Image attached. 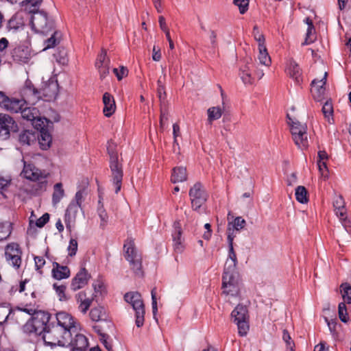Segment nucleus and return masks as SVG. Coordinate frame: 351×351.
<instances>
[{
    "instance_id": "nucleus-1",
    "label": "nucleus",
    "mask_w": 351,
    "mask_h": 351,
    "mask_svg": "<svg viewBox=\"0 0 351 351\" xmlns=\"http://www.w3.org/2000/svg\"><path fill=\"white\" fill-rule=\"evenodd\" d=\"M71 332L60 326H53L49 328L43 335L46 345L53 346H69L72 343Z\"/></svg>"
},
{
    "instance_id": "nucleus-2",
    "label": "nucleus",
    "mask_w": 351,
    "mask_h": 351,
    "mask_svg": "<svg viewBox=\"0 0 351 351\" xmlns=\"http://www.w3.org/2000/svg\"><path fill=\"white\" fill-rule=\"evenodd\" d=\"M107 151L110 157V167L112 172V179L115 186V193H118L121 188L123 179V170L118 162V152L117 145L112 141H108Z\"/></svg>"
},
{
    "instance_id": "nucleus-3",
    "label": "nucleus",
    "mask_w": 351,
    "mask_h": 351,
    "mask_svg": "<svg viewBox=\"0 0 351 351\" xmlns=\"http://www.w3.org/2000/svg\"><path fill=\"white\" fill-rule=\"evenodd\" d=\"M123 256L129 262L131 269L134 274L138 276H142V257L138 253L132 238H128L123 245Z\"/></svg>"
},
{
    "instance_id": "nucleus-4",
    "label": "nucleus",
    "mask_w": 351,
    "mask_h": 351,
    "mask_svg": "<svg viewBox=\"0 0 351 351\" xmlns=\"http://www.w3.org/2000/svg\"><path fill=\"white\" fill-rule=\"evenodd\" d=\"M32 12L31 17V26L32 29L39 34H47L53 32L54 28L53 21L49 19L47 14L43 11L30 10Z\"/></svg>"
},
{
    "instance_id": "nucleus-5",
    "label": "nucleus",
    "mask_w": 351,
    "mask_h": 351,
    "mask_svg": "<svg viewBox=\"0 0 351 351\" xmlns=\"http://www.w3.org/2000/svg\"><path fill=\"white\" fill-rule=\"evenodd\" d=\"M125 301L131 305L135 313V323L137 327L144 324L145 308L143 300L140 293L130 291L124 295Z\"/></svg>"
},
{
    "instance_id": "nucleus-6",
    "label": "nucleus",
    "mask_w": 351,
    "mask_h": 351,
    "mask_svg": "<svg viewBox=\"0 0 351 351\" xmlns=\"http://www.w3.org/2000/svg\"><path fill=\"white\" fill-rule=\"evenodd\" d=\"M287 118L295 145L301 149L307 147L308 143L306 125L300 123L295 118L291 117L289 114H287Z\"/></svg>"
},
{
    "instance_id": "nucleus-7",
    "label": "nucleus",
    "mask_w": 351,
    "mask_h": 351,
    "mask_svg": "<svg viewBox=\"0 0 351 351\" xmlns=\"http://www.w3.org/2000/svg\"><path fill=\"white\" fill-rule=\"evenodd\" d=\"M231 316L237 326L239 335L241 337L246 336L250 328L247 306L241 304L237 305L232 311Z\"/></svg>"
},
{
    "instance_id": "nucleus-8",
    "label": "nucleus",
    "mask_w": 351,
    "mask_h": 351,
    "mask_svg": "<svg viewBox=\"0 0 351 351\" xmlns=\"http://www.w3.org/2000/svg\"><path fill=\"white\" fill-rule=\"evenodd\" d=\"M22 254V250L17 243H10L4 248V256L6 262L15 269H19L21 266Z\"/></svg>"
},
{
    "instance_id": "nucleus-9",
    "label": "nucleus",
    "mask_w": 351,
    "mask_h": 351,
    "mask_svg": "<svg viewBox=\"0 0 351 351\" xmlns=\"http://www.w3.org/2000/svg\"><path fill=\"white\" fill-rule=\"evenodd\" d=\"M32 309V308H30ZM32 315V327L33 331L37 335H43L47 330V324L50 320V315L45 311H36L34 308ZM31 315V314H29Z\"/></svg>"
},
{
    "instance_id": "nucleus-10",
    "label": "nucleus",
    "mask_w": 351,
    "mask_h": 351,
    "mask_svg": "<svg viewBox=\"0 0 351 351\" xmlns=\"http://www.w3.org/2000/svg\"><path fill=\"white\" fill-rule=\"evenodd\" d=\"M24 178L32 180L39 181L38 184L41 191H45L47 184L45 180L46 175L42 173L38 169L31 164L24 162L23 170L21 173Z\"/></svg>"
},
{
    "instance_id": "nucleus-11",
    "label": "nucleus",
    "mask_w": 351,
    "mask_h": 351,
    "mask_svg": "<svg viewBox=\"0 0 351 351\" xmlns=\"http://www.w3.org/2000/svg\"><path fill=\"white\" fill-rule=\"evenodd\" d=\"M221 288L223 289V294L226 296H238L241 289L239 276H223Z\"/></svg>"
},
{
    "instance_id": "nucleus-12",
    "label": "nucleus",
    "mask_w": 351,
    "mask_h": 351,
    "mask_svg": "<svg viewBox=\"0 0 351 351\" xmlns=\"http://www.w3.org/2000/svg\"><path fill=\"white\" fill-rule=\"evenodd\" d=\"M189 197L193 209L197 210L207 200L208 195L203 186L200 183L197 182L191 188L189 191Z\"/></svg>"
},
{
    "instance_id": "nucleus-13",
    "label": "nucleus",
    "mask_w": 351,
    "mask_h": 351,
    "mask_svg": "<svg viewBox=\"0 0 351 351\" xmlns=\"http://www.w3.org/2000/svg\"><path fill=\"white\" fill-rule=\"evenodd\" d=\"M32 309H27V308H19L16 310L12 311L11 308L6 305L0 306V325L3 324L7 319H12L18 321L21 318L23 313L27 314L33 313Z\"/></svg>"
},
{
    "instance_id": "nucleus-14",
    "label": "nucleus",
    "mask_w": 351,
    "mask_h": 351,
    "mask_svg": "<svg viewBox=\"0 0 351 351\" xmlns=\"http://www.w3.org/2000/svg\"><path fill=\"white\" fill-rule=\"evenodd\" d=\"M58 324L64 329L69 330L71 334L75 333L79 330V325L75 320L74 317L69 313L66 312H59L56 314Z\"/></svg>"
},
{
    "instance_id": "nucleus-15",
    "label": "nucleus",
    "mask_w": 351,
    "mask_h": 351,
    "mask_svg": "<svg viewBox=\"0 0 351 351\" xmlns=\"http://www.w3.org/2000/svg\"><path fill=\"white\" fill-rule=\"evenodd\" d=\"M40 97L43 96L46 100H51L58 95V84L54 78H51L47 82H43L40 90Z\"/></svg>"
},
{
    "instance_id": "nucleus-16",
    "label": "nucleus",
    "mask_w": 351,
    "mask_h": 351,
    "mask_svg": "<svg viewBox=\"0 0 351 351\" xmlns=\"http://www.w3.org/2000/svg\"><path fill=\"white\" fill-rule=\"evenodd\" d=\"M182 230L180 221L173 223V232L172 233V241L173 250L176 253H182L184 250V239L182 237Z\"/></svg>"
},
{
    "instance_id": "nucleus-17",
    "label": "nucleus",
    "mask_w": 351,
    "mask_h": 351,
    "mask_svg": "<svg viewBox=\"0 0 351 351\" xmlns=\"http://www.w3.org/2000/svg\"><path fill=\"white\" fill-rule=\"evenodd\" d=\"M13 60L19 63H27L32 58V51L29 45H21L12 52Z\"/></svg>"
},
{
    "instance_id": "nucleus-18",
    "label": "nucleus",
    "mask_w": 351,
    "mask_h": 351,
    "mask_svg": "<svg viewBox=\"0 0 351 351\" xmlns=\"http://www.w3.org/2000/svg\"><path fill=\"white\" fill-rule=\"evenodd\" d=\"M255 39L258 43V60L259 63L266 66H269L271 63V58L267 52L265 45V38L263 34H258V37L255 35Z\"/></svg>"
},
{
    "instance_id": "nucleus-19",
    "label": "nucleus",
    "mask_w": 351,
    "mask_h": 351,
    "mask_svg": "<svg viewBox=\"0 0 351 351\" xmlns=\"http://www.w3.org/2000/svg\"><path fill=\"white\" fill-rule=\"evenodd\" d=\"M21 94L25 103L29 102L34 104L40 98L39 90H36L29 81L25 82Z\"/></svg>"
},
{
    "instance_id": "nucleus-20",
    "label": "nucleus",
    "mask_w": 351,
    "mask_h": 351,
    "mask_svg": "<svg viewBox=\"0 0 351 351\" xmlns=\"http://www.w3.org/2000/svg\"><path fill=\"white\" fill-rule=\"evenodd\" d=\"M89 278L90 275L87 270L85 268H81L73 278L71 284V289L73 291H77L83 288L86 285H87Z\"/></svg>"
},
{
    "instance_id": "nucleus-21",
    "label": "nucleus",
    "mask_w": 351,
    "mask_h": 351,
    "mask_svg": "<svg viewBox=\"0 0 351 351\" xmlns=\"http://www.w3.org/2000/svg\"><path fill=\"white\" fill-rule=\"evenodd\" d=\"M79 311L85 315L93 302V298L88 296L85 291H80L75 296Z\"/></svg>"
},
{
    "instance_id": "nucleus-22",
    "label": "nucleus",
    "mask_w": 351,
    "mask_h": 351,
    "mask_svg": "<svg viewBox=\"0 0 351 351\" xmlns=\"http://www.w3.org/2000/svg\"><path fill=\"white\" fill-rule=\"evenodd\" d=\"M327 72H324V77L320 80H314L311 83V92L313 97L316 99H319L325 93V88L324 87L326 84Z\"/></svg>"
},
{
    "instance_id": "nucleus-23",
    "label": "nucleus",
    "mask_w": 351,
    "mask_h": 351,
    "mask_svg": "<svg viewBox=\"0 0 351 351\" xmlns=\"http://www.w3.org/2000/svg\"><path fill=\"white\" fill-rule=\"evenodd\" d=\"M245 224V220L241 217H237L233 221L228 222L227 228L228 239H229V236H232V240H234L237 236V233L243 229Z\"/></svg>"
},
{
    "instance_id": "nucleus-24",
    "label": "nucleus",
    "mask_w": 351,
    "mask_h": 351,
    "mask_svg": "<svg viewBox=\"0 0 351 351\" xmlns=\"http://www.w3.org/2000/svg\"><path fill=\"white\" fill-rule=\"evenodd\" d=\"M25 104V101L24 99H10L6 96V99H5L2 108L12 113H16L21 110Z\"/></svg>"
},
{
    "instance_id": "nucleus-25",
    "label": "nucleus",
    "mask_w": 351,
    "mask_h": 351,
    "mask_svg": "<svg viewBox=\"0 0 351 351\" xmlns=\"http://www.w3.org/2000/svg\"><path fill=\"white\" fill-rule=\"evenodd\" d=\"M75 338H72V343L69 346H72V351H85L88 346L87 338L82 334L73 333Z\"/></svg>"
},
{
    "instance_id": "nucleus-26",
    "label": "nucleus",
    "mask_w": 351,
    "mask_h": 351,
    "mask_svg": "<svg viewBox=\"0 0 351 351\" xmlns=\"http://www.w3.org/2000/svg\"><path fill=\"white\" fill-rule=\"evenodd\" d=\"M286 73L297 83L302 81V71L299 65L292 59H290L287 64Z\"/></svg>"
},
{
    "instance_id": "nucleus-27",
    "label": "nucleus",
    "mask_w": 351,
    "mask_h": 351,
    "mask_svg": "<svg viewBox=\"0 0 351 351\" xmlns=\"http://www.w3.org/2000/svg\"><path fill=\"white\" fill-rule=\"evenodd\" d=\"M103 103H104V114L106 117H110L112 116L116 110V104L112 95L108 93H105L103 95Z\"/></svg>"
},
{
    "instance_id": "nucleus-28",
    "label": "nucleus",
    "mask_w": 351,
    "mask_h": 351,
    "mask_svg": "<svg viewBox=\"0 0 351 351\" xmlns=\"http://www.w3.org/2000/svg\"><path fill=\"white\" fill-rule=\"evenodd\" d=\"M52 274L54 278L62 280L69 277L70 270L66 266H62L55 263H53Z\"/></svg>"
},
{
    "instance_id": "nucleus-29",
    "label": "nucleus",
    "mask_w": 351,
    "mask_h": 351,
    "mask_svg": "<svg viewBox=\"0 0 351 351\" xmlns=\"http://www.w3.org/2000/svg\"><path fill=\"white\" fill-rule=\"evenodd\" d=\"M187 179L186 169L183 167L173 169L171 180L173 183L182 182Z\"/></svg>"
},
{
    "instance_id": "nucleus-30",
    "label": "nucleus",
    "mask_w": 351,
    "mask_h": 351,
    "mask_svg": "<svg viewBox=\"0 0 351 351\" xmlns=\"http://www.w3.org/2000/svg\"><path fill=\"white\" fill-rule=\"evenodd\" d=\"M0 128L5 131L6 134H9L10 130L14 129L15 122L10 116L0 114Z\"/></svg>"
},
{
    "instance_id": "nucleus-31",
    "label": "nucleus",
    "mask_w": 351,
    "mask_h": 351,
    "mask_svg": "<svg viewBox=\"0 0 351 351\" xmlns=\"http://www.w3.org/2000/svg\"><path fill=\"white\" fill-rule=\"evenodd\" d=\"M34 214L32 213V215L29 218V228L27 229V233L30 234L32 232V230L36 226L38 228H43L49 220V215L48 213H45L41 217L38 219L34 223V219H33Z\"/></svg>"
},
{
    "instance_id": "nucleus-32",
    "label": "nucleus",
    "mask_w": 351,
    "mask_h": 351,
    "mask_svg": "<svg viewBox=\"0 0 351 351\" xmlns=\"http://www.w3.org/2000/svg\"><path fill=\"white\" fill-rule=\"evenodd\" d=\"M21 117L27 121L32 122L40 115L39 110L35 107L22 108L21 110Z\"/></svg>"
},
{
    "instance_id": "nucleus-33",
    "label": "nucleus",
    "mask_w": 351,
    "mask_h": 351,
    "mask_svg": "<svg viewBox=\"0 0 351 351\" xmlns=\"http://www.w3.org/2000/svg\"><path fill=\"white\" fill-rule=\"evenodd\" d=\"M89 316L93 322H99L106 319V311L103 306H96L90 310Z\"/></svg>"
},
{
    "instance_id": "nucleus-34",
    "label": "nucleus",
    "mask_w": 351,
    "mask_h": 351,
    "mask_svg": "<svg viewBox=\"0 0 351 351\" xmlns=\"http://www.w3.org/2000/svg\"><path fill=\"white\" fill-rule=\"evenodd\" d=\"M81 206L74 204V201H71L69 204L65 214V221L69 223L75 221L77 213Z\"/></svg>"
},
{
    "instance_id": "nucleus-35",
    "label": "nucleus",
    "mask_w": 351,
    "mask_h": 351,
    "mask_svg": "<svg viewBox=\"0 0 351 351\" xmlns=\"http://www.w3.org/2000/svg\"><path fill=\"white\" fill-rule=\"evenodd\" d=\"M306 23L308 25V28L306 34V38L302 45H309L314 42L316 37L315 36V28L312 21L308 17L305 19Z\"/></svg>"
},
{
    "instance_id": "nucleus-36",
    "label": "nucleus",
    "mask_w": 351,
    "mask_h": 351,
    "mask_svg": "<svg viewBox=\"0 0 351 351\" xmlns=\"http://www.w3.org/2000/svg\"><path fill=\"white\" fill-rule=\"evenodd\" d=\"M223 114V110L219 106H213L207 110L208 121L209 123L215 120H217L221 118Z\"/></svg>"
},
{
    "instance_id": "nucleus-37",
    "label": "nucleus",
    "mask_w": 351,
    "mask_h": 351,
    "mask_svg": "<svg viewBox=\"0 0 351 351\" xmlns=\"http://www.w3.org/2000/svg\"><path fill=\"white\" fill-rule=\"evenodd\" d=\"M12 231V224L9 221L0 222V241L7 239Z\"/></svg>"
},
{
    "instance_id": "nucleus-38",
    "label": "nucleus",
    "mask_w": 351,
    "mask_h": 351,
    "mask_svg": "<svg viewBox=\"0 0 351 351\" xmlns=\"http://www.w3.org/2000/svg\"><path fill=\"white\" fill-rule=\"evenodd\" d=\"M52 138L51 134L45 130L40 131L38 141L43 149H47L50 147Z\"/></svg>"
},
{
    "instance_id": "nucleus-39",
    "label": "nucleus",
    "mask_w": 351,
    "mask_h": 351,
    "mask_svg": "<svg viewBox=\"0 0 351 351\" xmlns=\"http://www.w3.org/2000/svg\"><path fill=\"white\" fill-rule=\"evenodd\" d=\"M64 195V190L62 184L56 183L53 186V193L52 195V202L53 204H57Z\"/></svg>"
},
{
    "instance_id": "nucleus-40",
    "label": "nucleus",
    "mask_w": 351,
    "mask_h": 351,
    "mask_svg": "<svg viewBox=\"0 0 351 351\" xmlns=\"http://www.w3.org/2000/svg\"><path fill=\"white\" fill-rule=\"evenodd\" d=\"M19 141L23 145H31L36 141V136L34 133L29 130H25L20 134Z\"/></svg>"
},
{
    "instance_id": "nucleus-41",
    "label": "nucleus",
    "mask_w": 351,
    "mask_h": 351,
    "mask_svg": "<svg viewBox=\"0 0 351 351\" xmlns=\"http://www.w3.org/2000/svg\"><path fill=\"white\" fill-rule=\"evenodd\" d=\"M341 293L343 302L348 304H351V285L347 282L342 283L340 286Z\"/></svg>"
},
{
    "instance_id": "nucleus-42",
    "label": "nucleus",
    "mask_w": 351,
    "mask_h": 351,
    "mask_svg": "<svg viewBox=\"0 0 351 351\" xmlns=\"http://www.w3.org/2000/svg\"><path fill=\"white\" fill-rule=\"evenodd\" d=\"M252 65L247 64L241 69V78L245 84L252 83L253 78L251 73V67Z\"/></svg>"
},
{
    "instance_id": "nucleus-43",
    "label": "nucleus",
    "mask_w": 351,
    "mask_h": 351,
    "mask_svg": "<svg viewBox=\"0 0 351 351\" xmlns=\"http://www.w3.org/2000/svg\"><path fill=\"white\" fill-rule=\"evenodd\" d=\"M237 264V263H234L231 260H226L223 276H238L236 271Z\"/></svg>"
},
{
    "instance_id": "nucleus-44",
    "label": "nucleus",
    "mask_w": 351,
    "mask_h": 351,
    "mask_svg": "<svg viewBox=\"0 0 351 351\" xmlns=\"http://www.w3.org/2000/svg\"><path fill=\"white\" fill-rule=\"evenodd\" d=\"M295 198L296 199L302 203L305 204L308 202L307 191L303 186H299L295 189Z\"/></svg>"
},
{
    "instance_id": "nucleus-45",
    "label": "nucleus",
    "mask_w": 351,
    "mask_h": 351,
    "mask_svg": "<svg viewBox=\"0 0 351 351\" xmlns=\"http://www.w3.org/2000/svg\"><path fill=\"white\" fill-rule=\"evenodd\" d=\"M336 215L339 218L342 225L346 228L350 226V221L347 218V213L345 207L335 210Z\"/></svg>"
},
{
    "instance_id": "nucleus-46",
    "label": "nucleus",
    "mask_w": 351,
    "mask_h": 351,
    "mask_svg": "<svg viewBox=\"0 0 351 351\" xmlns=\"http://www.w3.org/2000/svg\"><path fill=\"white\" fill-rule=\"evenodd\" d=\"M99 206L97 209V213H98L99 217L101 219L100 226L104 228L106 226V225L108 222V217L107 213L106 212L105 209L104 208V206L101 204V200H99Z\"/></svg>"
},
{
    "instance_id": "nucleus-47",
    "label": "nucleus",
    "mask_w": 351,
    "mask_h": 351,
    "mask_svg": "<svg viewBox=\"0 0 351 351\" xmlns=\"http://www.w3.org/2000/svg\"><path fill=\"white\" fill-rule=\"evenodd\" d=\"M339 317L341 322L347 323L349 320L348 310L344 302H341L338 307Z\"/></svg>"
},
{
    "instance_id": "nucleus-48",
    "label": "nucleus",
    "mask_w": 351,
    "mask_h": 351,
    "mask_svg": "<svg viewBox=\"0 0 351 351\" xmlns=\"http://www.w3.org/2000/svg\"><path fill=\"white\" fill-rule=\"evenodd\" d=\"M322 112L325 118L328 119V121L330 123V119H332L333 113V107L330 101H327L325 102L322 107Z\"/></svg>"
},
{
    "instance_id": "nucleus-49",
    "label": "nucleus",
    "mask_w": 351,
    "mask_h": 351,
    "mask_svg": "<svg viewBox=\"0 0 351 351\" xmlns=\"http://www.w3.org/2000/svg\"><path fill=\"white\" fill-rule=\"evenodd\" d=\"M110 64V60L107 57V53L106 50H102L101 52L98 55L96 62H95V66H101L105 64Z\"/></svg>"
},
{
    "instance_id": "nucleus-50",
    "label": "nucleus",
    "mask_w": 351,
    "mask_h": 351,
    "mask_svg": "<svg viewBox=\"0 0 351 351\" xmlns=\"http://www.w3.org/2000/svg\"><path fill=\"white\" fill-rule=\"evenodd\" d=\"M46 123L47 119L41 117L40 114L38 117L35 118V120L32 122V124L36 130L41 131L45 130Z\"/></svg>"
},
{
    "instance_id": "nucleus-51",
    "label": "nucleus",
    "mask_w": 351,
    "mask_h": 351,
    "mask_svg": "<svg viewBox=\"0 0 351 351\" xmlns=\"http://www.w3.org/2000/svg\"><path fill=\"white\" fill-rule=\"evenodd\" d=\"M51 32L52 33L51 37L45 41V47L43 49L44 50L53 47L57 43H58V40L56 38V34H58L57 32H55L53 29V32Z\"/></svg>"
},
{
    "instance_id": "nucleus-52",
    "label": "nucleus",
    "mask_w": 351,
    "mask_h": 351,
    "mask_svg": "<svg viewBox=\"0 0 351 351\" xmlns=\"http://www.w3.org/2000/svg\"><path fill=\"white\" fill-rule=\"evenodd\" d=\"M228 241L229 245V252L227 260H231L234 263H237V254L233 247V240L232 236H229V239H228Z\"/></svg>"
},
{
    "instance_id": "nucleus-53",
    "label": "nucleus",
    "mask_w": 351,
    "mask_h": 351,
    "mask_svg": "<svg viewBox=\"0 0 351 351\" xmlns=\"http://www.w3.org/2000/svg\"><path fill=\"white\" fill-rule=\"evenodd\" d=\"M234 4L237 5L241 14H244L248 9L249 0H234Z\"/></svg>"
},
{
    "instance_id": "nucleus-54",
    "label": "nucleus",
    "mask_w": 351,
    "mask_h": 351,
    "mask_svg": "<svg viewBox=\"0 0 351 351\" xmlns=\"http://www.w3.org/2000/svg\"><path fill=\"white\" fill-rule=\"evenodd\" d=\"M77 245V241L75 239H70L69 244L67 247L68 253L70 256H73L76 254Z\"/></svg>"
},
{
    "instance_id": "nucleus-55",
    "label": "nucleus",
    "mask_w": 351,
    "mask_h": 351,
    "mask_svg": "<svg viewBox=\"0 0 351 351\" xmlns=\"http://www.w3.org/2000/svg\"><path fill=\"white\" fill-rule=\"evenodd\" d=\"M86 195V192L84 189L79 190L75 195V198L73 201H74V204H76L79 206H82L83 201L84 200V197Z\"/></svg>"
},
{
    "instance_id": "nucleus-56",
    "label": "nucleus",
    "mask_w": 351,
    "mask_h": 351,
    "mask_svg": "<svg viewBox=\"0 0 351 351\" xmlns=\"http://www.w3.org/2000/svg\"><path fill=\"white\" fill-rule=\"evenodd\" d=\"M317 166L320 172L321 176L324 178L328 177V167L326 165V161H317Z\"/></svg>"
},
{
    "instance_id": "nucleus-57",
    "label": "nucleus",
    "mask_w": 351,
    "mask_h": 351,
    "mask_svg": "<svg viewBox=\"0 0 351 351\" xmlns=\"http://www.w3.org/2000/svg\"><path fill=\"white\" fill-rule=\"evenodd\" d=\"M113 72L116 75L118 80H122L124 77L127 76L128 73V69L124 66H121L120 69H114Z\"/></svg>"
},
{
    "instance_id": "nucleus-58",
    "label": "nucleus",
    "mask_w": 351,
    "mask_h": 351,
    "mask_svg": "<svg viewBox=\"0 0 351 351\" xmlns=\"http://www.w3.org/2000/svg\"><path fill=\"white\" fill-rule=\"evenodd\" d=\"M53 288L56 290L57 294L60 297V300H62L63 299H65V290L66 287L63 285H58V284L55 283L53 285Z\"/></svg>"
},
{
    "instance_id": "nucleus-59",
    "label": "nucleus",
    "mask_w": 351,
    "mask_h": 351,
    "mask_svg": "<svg viewBox=\"0 0 351 351\" xmlns=\"http://www.w3.org/2000/svg\"><path fill=\"white\" fill-rule=\"evenodd\" d=\"M11 179L9 178L0 177V193H3L10 184Z\"/></svg>"
},
{
    "instance_id": "nucleus-60",
    "label": "nucleus",
    "mask_w": 351,
    "mask_h": 351,
    "mask_svg": "<svg viewBox=\"0 0 351 351\" xmlns=\"http://www.w3.org/2000/svg\"><path fill=\"white\" fill-rule=\"evenodd\" d=\"M282 339L285 341V342L287 343V348H294L295 344L293 341H291V336L289 333L287 332V330H283V335Z\"/></svg>"
},
{
    "instance_id": "nucleus-61",
    "label": "nucleus",
    "mask_w": 351,
    "mask_h": 351,
    "mask_svg": "<svg viewBox=\"0 0 351 351\" xmlns=\"http://www.w3.org/2000/svg\"><path fill=\"white\" fill-rule=\"evenodd\" d=\"M168 121V112L166 110H161L160 116V127L161 130H163L166 123Z\"/></svg>"
},
{
    "instance_id": "nucleus-62",
    "label": "nucleus",
    "mask_w": 351,
    "mask_h": 351,
    "mask_svg": "<svg viewBox=\"0 0 351 351\" xmlns=\"http://www.w3.org/2000/svg\"><path fill=\"white\" fill-rule=\"evenodd\" d=\"M99 71L100 78H105L109 73V64H105L101 66H96Z\"/></svg>"
},
{
    "instance_id": "nucleus-63",
    "label": "nucleus",
    "mask_w": 351,
    "mask_h": 351,
    "mask_svg": "<svg viewBox=\"0 0 351 351\" xmlns=\"http://www.w3.org/2000/svg\"><path fill=\"white\" fill-rule=\"evenodd\" d=\"M34 261H35V267L36 268V270H38L40 273H41L40 269L45 264V260L44 259V258L43 256H35Z\"/></svg>"
},
{
    "instance_id": "nucleus-64",
    "label": "nucleus",
    "mask_w": 351,
    "mask_h": 351,
    "mask_svg": "<svg viewBox=\"0 0 351 351\" xmlns=\"http://www.w3.org/2000/svg\"><path fill=\"white\" fill-rule=\"evenodd\" d=\"M173 134L174 138L173 143L178 145L177 137L180 135V129L178 123H174L173 125Z\"/></svg>"
}]
</instances>
